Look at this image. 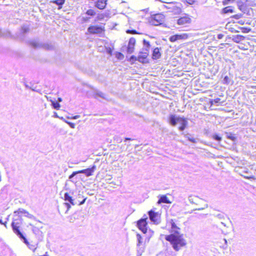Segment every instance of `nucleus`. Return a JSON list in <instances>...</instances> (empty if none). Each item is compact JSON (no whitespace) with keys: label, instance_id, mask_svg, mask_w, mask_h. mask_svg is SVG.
<instances>
[{"label":"nucleus","instance_id":"obj_19","mask_svg":"<svg viewBox=\"0 0 256 256\" xmlns=\"http://www.w3.org/2000/svg\"><path fill=\"white\" fill-rule=\"evenodd\" d=\"M199 198L195 196H190L188 197L189 202L192 204L200 205V201L202 200Z\"/></svg>","mask_w":256,"mask_h":256},{"label":"nucleus","instance_id":"obj_9","mask_svg":"<svg viewBox=\"0 0 256 256\" xmlns=\"http://www.w3.org/2000/svg\"><path fill=\"white\" fill-rule=\"evenodd\" d=\"M136 238H137V244L136 246L138 248V253L140 255L144 252V246L142 244V238L140 234H136Z\"/></svg>","mask_w":256,"mask_h":256},{"label":"nucleus","instance_id":"obj_23","mask_svg":"<svg viewBox=\"0 0 256 256\" xmlns=\"http://www.w3.org/2000/svg\"><path fill=\"white\" fill-rule=\"evenodd\" d=\"M168 224L171 226L172 232H174L173 234H174V230L178 231V230H180V228L176 226V224H175V222L173 220L171 219L168 222Z\"/></svg>","mask_w":256,"mask_h":256},{"label":"nucleus","instance_id":"obj_3","mask_svg":"<svg viewBox=\"0 0 256 256\" xmlns=\"http://www.w3.org/2000/svg\"><path fill=\"white\" fill-rule=\"evenodd\" d=\"M22 219L20 217L18 219H14L12 222L11 226L13 232L20 238H24V236L20 231L19 228L22 224Z\"/></svg>","mask_w":256,"mask_h":256},{"label":"nucleus","instance_id":"obj_56","mask_svg":"<svg viewBox=\"0 0 256 256\" xmlns=\"http://www.w3.org/2000/svg\"><path fill=\"white\" fill-rule=\"evenodd\" d=\"M80 118V116H78V115H76V116H74V117H73V118H74V119H77V118Z\"/></svg>","mask_w":256,"mask_h":256},{"label":"nucleus","instance_id":"obj_43","mask_svg":"<svg viewBox=\"0 0 256 256\" xmlns=\"http://www.w3.org/2000/svg\"><path fill=\"white\" fill-rule=\"evenodd\" d=\"M25 86H26V88H30V89L32 90L33 91L38 92V90H36L34 88H32V86H30L28 84H25Z\"/></svg>","mask_w":256,"mask_h":256},{"label":"nucleus","instance_id":"obj_34","mask_svg":"<svg viewBox=\"0 0 256 256\" xmlns=\"http://www.w3.org/2000/svg\"><path fill=\"white\" fill-rule=\"evenodd\" d=\"M238 8L242 12L244 13H245L246 11V8L244 4H242L240 5H238Z\"/></svg>","mask_w":256,"mask_h":256},{"label":"nucleus","instance_id":"obj_39","mask_svg":"<svg viewBox=\"0 0 256 256\" xmlns=\"http://www.w3.org/2000/svg\"><path fill=\"white\" fill-rule=\"evenodd\" d=\"M242 32H243L247 33L250 32L251 30V29L248 28H242Z\"/></svg>","mask_w":256,"mask_h":256},{"label":"nucleus","instance_id":"obj_31","mask_svg":"<svg viewBox=\"0 0 256 256\" xmlns=\"http://www.w3.org/2000/svg\"><path fill=\"white\" fill-rule=\"evenodd\" d=\"M86 14L88 16H92L96 14V12L94 10L89 9L86 12Z\"/></svg>","mask_w":256,"mask_h":256},{"label":"nucleus","instance_id":"obj_44","mask_svg":"<svg viewBox=\"0 0 256 256\" xmlns=\"http://www.w3.org/2000/svg\"><path fill=\"white\" fill-rule=\"evenodd\" d=\"M215 216L219 219H222L224 218V216L221 214H216Z\"/></svg>","mask_w":256,"mask_h":256},{"label":"nucleus","instance_id":"obj_41","mask_svg":"<svg viewBox=\"0 0 256 256\" xmlns=\"http://www.w3.org/2000/svg\"><path fill=\"white\" fill-rule=\"evenodd\" d=\"M130 60L131 62H135L138 60V57L134 56H132L130 58Z\"/></svg>","mask_w":256,"mask_h":256},{"label":"nucleus","instance_id":"obj_15","mask_svg":"<svg viewBox=\"0 0 256 256\" xmlns=\"http://www.w3.org/2000/svg\"><path fill=\"white\" fill-rule=\"evenodd\" d=\"M148 56V53L140 52L139 55L138 56V61L143 64L148 62L147 60Z\"/></svg>","mask_w":256,"mask_h":256},{"label":"nucleus","instance_id":"obj_2","mask_svg":"<svg viewBox=\"0 0 256 256\" xmlns=\"http://www.w3.org/2000/svg\"><path fill=\"white\" fill-rule=\"evenodd\" d=\"M29 43L30 46L35 49L42 48L46 50H51L54 48L51 43H45L36 40H31Z\"/></svg>","mask_w":256,"mask_h":256},{"label":"nucleus","instance_id":"obj_24","mask_svg":"<svg viewBox=\"0 0 256 256\" xmlns=\"http://www.w3.org/2000/svg\"><path fill=\"white\" fill-rule=\"evenodd\" d=\"M158 204H161V203H165V204H170V202L168 198V197L165 195H162L160 196L158 202Z\"/></svg>","mask_w":256,"mask_h":256},{"label":"nucleus","instance_id":"obj_46","mask_svg":"<svg viewBox=\"0 0 256 256\" xmlns=\"http://www.w3.org/2000/svg\"><path fill=\"white\" fill-rule=\"evenodd\" d=\"M243 176L246 178V179H248V180H250V179H253V180H255V178L252 176H247V175H246V176Z\"/></svg>","mask_w":256,"mask_h":256},{"label":"nucleus","instance_id":"obj_32","mask_svg":"<svg viewBox=\"0 0 256 256\" xmlns=\"http://www.w3.org/2000/svg\"><path fill=\"white\" fill-rule=\"evenodd\" d=\"M231 82L230 78L227 76H225L223 80V83L224 84H229Z\"/></svg>","mask_w":256,"mask_h":256},{"label":"nucleus","instance_id":"obj_53","mask_svg":"<svg viewBox=\"0 0 256 256\" xmlns=\"http://www.w3.org/2000/svg\"><path fill=\"white\" fill-rule=\"evenodd\" d=\"M242 16V14H236V16H234V18H240V17Z\"/></svg>","mask_w":256,"mask_h":256},{"label":"nucleus","instance_id":"obj_30","mask_svg":"<svg viewBox=\"0 0 256 256\" xmlns=\"http://www.w3.org/2000/svg\"><path fill=\"white\" fill-rule=\"evenodd\" d=\"M234 10L232 6H227L222 9V12L224 14L232 13Z\"/></svg>","mask_w":256,"mask_h":256},{"label":"nucleus","instance_id":"obj_5","mask_svg":"<svg viewBox=\"0 0 256 256\" xmlns=\"http://www.w3.org/2000/svg\"><path fill=\"white\" fill-rule=\"evenodd\" d=\"M164 16L162 14L153 15L150 20V22L154 26H158L164 22Z\"/></svg>","mask_w":256,"mask_h":256},{"label":"nucleus","instance_id":"obj_26","mask_svg":"<svg viewBox=\"0 0 256 256\" xmlns=\"http://www.w3.org/2000/svg\"><path fill=\"white\" fill-rule=\"evenodd\" d=\"M51 3L55 4L58 6V10L62 8V5L65 2V0H53L50 2Z\"/></svg>","mask_w":256,"mask_h":256},{"label":"nucleus","instance_id":"obj_33","mask_svg":"<svg viewBox=\"0 0 256 256\" xmlns=\"http://www.w3.org/2000/svg\"><path fill=\"white\" fill-rule=\"evenodd\" d=\"M208 207V204H204V207L199 208H196L193 210H192L190 212V214H192L194 210H203Z\"/></svg>","mask_w":256,"mask_h":256},{"label":"nucleus","instance_id":"obj_25","mask_svg":"<svg viewBox=\"0 0 256 256\" xmlns=\"http://www.w3.org/2000/svg\"><path fill=\"white\" fill-rule=\"evenodd\" d=\"M64 200L66 201H68L73 206L76 204L74 203V200L72 199V197L70 195V194L68 192H66L64 194Z\"/></svg>","mask_w":256,"mask_h":256},{"label":"nucleus","instance_id":"obj_52","mask_svg":"<svg viewBox=\"0 0 256 256\" xmlns=\"http://www.w3.org/2000/svg\"><path fill=\"white\" fill-rule=\"evenodd\" d=\"M89 18H88V17H83L82 18V19H83V20L84 22H87L89 20Z\"/></svg>","mask_w":256,"mask_h":256},{"label":"nucleus","instance_id":"obj_42","mask_svg":"<svg viewBox=\"0 0 256 256\" xmlns=\"http://www.w3.org/2000/svg\"><path fill=\"white\" fill-rule=\"evenodd\" d=\"M234 0H224L222 2H223L224 4L226 5V4H228L229 3H230L231 2H233Z\"/></svg>","mask_w":256,"mask_h":256},{"label":"nucleus","instance_id":"obj_37","mask_svg":"<svg viewBox=\"0 0 256 256\" xmlns=\"http://www.w3.org/2000/svg\"><path fill=\"white\" fill-rule=\"evenodd\" d=\"M25 214V216L28 217V218H30L33 219V220H35L36 218V217L34 216H33L32 214H30L27 211H26V214Z\"/></svg>","mask_w":256,"mask_h":256},{"label":"nucleus","instance_id":"obj_51","mask_svg":"<svg viewBox=\"0 0 256 256\" xmlns=\"http://www.w3.org/2000/svg\"><path fill=\"white\" fill-rule=\"evenodd\" d=\"M224 34H220L218 35L217 38L218 39L220 40V39H222L224 37Z\"/></svg>","mask_w":256,"mask_h":256},{"label":"nucleus","instance_id":"obj_55","mask_svg":"<svg viewBox=\"0 0 256 256\" xmlns=\"http://www.w3.org/2000/svg\"><path fill=\"white\" fill-rule=\"evenodd\" d=\"M133 140L132 139L130 138H125V140H124V141H126V140Z\"/></svg>","mask_w":256,"mask_h":256},{"label":"nucleus","instance_id":"obj_7","mask_svg":"<svg viewBox=\"0 0 256 256\" xmlns=\"http://www.w3.org/2000/svg\"><path fill=\"white\" fill-rule=\"evenodd\" d=\"M104 27L102 26H91L88 30V32L90 34H100L104 32Z\"/></svg>","mask_w":256,"mask_h":256},{"label":"nucleus","instance_id":"obj_49","mask_svg":"<svg viewBox=\"0 0 256 256\" xmlns=\"http://www.w3.org/2000/svg\"><path fill=\"white\" fill-rule=\"evenodd\" d=\"M214 104H218L220 102V98H216L214 100Z\"/></svg>","mask_w":256,"mask_h":256},{"label":"nucleus","instance_id":"obj_10","mask_svg":"<svg viewBox=\"0 0 256 256\" xmlns=\"http://www.w3.org/2000/svg\"><path fill=\"white\" fill-rule=\"evenodd\" d=\"M188 38L186 34H175L171 36L169 40L171 42H174L178 40H186Z\"/></svg>","mask_w":256,"mask_h":256},{"label":"nucleus","instance_id":"obj_36","mask_svg":"<svg viewBox=\"0 0 256 256\" xmlns=\"http://www.w3.org/2000/svg\"><path fill=\"white\" fill-rule=\"evenodd\" d=\"M52 105L54 108L58 110L60 108V104L58 102H52Z\"/></svg>","mask_w":256,"mask_h":256},{"label":"nucleus","instance_id":"obj_18","mask_svg":"<svg viewBox=\"0 0 256 256\" xmlns=\"http://www.w3.org/2000/svg\"><path fill=\"white\" fill-rule=\"evenodd\" d=\"M22 242L28 247L30 249L32 250L33 252H34L36 248V246L38 245V244H30V242L28 241L27 239L26 238V237L24 236V238H20Z\"/></svg>","mask_w":256,"mask_h":256},{"label":"nucleus","instance_id":"obj_40","mask_svg":"<svg viewBox=\"0 0 256 256\" xmlns=\"http://www.w3.org/2000/svg\"><path fill=\"white\" fill-rule=\"evenodd\" d=\"M213 138L217 141H220L222 140L221 137L218 134H214L213 136Z\"/></svg>","mask_w":256,"mask_h":256},{"label":"nucleus","instance_id":"obj_57","mask_svg":"<svg viewBox=\"0 0 256 256\" xmlns=\"http://www.w3.org/2000/svg\"><path fill=\"white\" fill-rule=\"evenodd\" d=\"M210 103L211 105L214 104V100H211L210 101Z\"/></svg>","mask_w":256,"mask_h":256},{"label":"nucleus","instance_id":"obj_6","mask_svg":"<svg viewBox=\"0 0 256 256\" xmlns=\"http://www.w3.org/2000/svg\"><path fill=\"white\" fill-rule=\"evenodd\" d=\"M144 216L145 218H142L137 222V226L143 233L146 234L147 232L148 222L146 220L148 218L146 216Z\"/></svg>","mask_w":256,"mask_h":256},{"label":"nucleus","instance_id":"obj_17","mask_svg":"<svg viewBox=\"0 0 256 256\" xmlns=\"http://www.w3.org/2000/svg\"><path fill=\"white\" fill-rule=\"evenodd\" d=\"M30 226H32V230L33 232V233L36 235V236H40V237H42V232L40 230L39 228H38V227L36 226H33L32 224H29Z\"/></svg>","mask_w":256,"mask_h":256},{"label":"nucleus","instance_id":"obj_12","mask_svg":"<svg viewBox=\"0 0 256 256\" xmlns=\"http://www.w3.org/2000/svg\"><path fill=\"white\" fill-rule=\"evenodd\" d=\"M191 22V18L188 16L180 18L178 20L177 23L179 25H185Z\"/></svg>","mask_w":256,"mask_h":256},{"label":"nucleus","instance_id":"obj_35","mask_svg":"<svg viewBox=\"0 0 256 256\" xmlns=\"http://www.w3.org/2000/svg\"><path fill=\"white\" fill-rule=\"evenodd\" d=\"M26 212V210H24L23 208H18L17 210H16L14 212V214H25Z\"/></svg>","mask_w":256,"mask_h":256},{"label":"nucleus","instance_id":"obj_22","mask_svg":"<svg viewBox=\"0 0 256 256\" xmlns=\"http://www.w3.org/2000/svg\"><path fill=\"white\" fill-rule=\"evenodd\" d=\"M143 44L145 48H143L140 52L148 53V54L149 49L150 48V42L146 40H144Z\"/></svg>","mask_w":256,"mask_h":256},{"label":"nucleus","instance_id":"obj_54","mask_svg":"<svg viewBox=\"0 0 256 256\" xmlns=\"http://www.w3.org/2000/svg\"><path fill=\"white\" fill-rule=\"evenodd\" d=\"M86 200V198L84 199L81 202H80L79 204L80 205L83 204L85 202Z\"/></svg>","mask_w":256,"mask_h":256},{"label":"nucleus","instance_id":"obj_28","mask_svg":"<svg viewBox=\"0 0 256 256\" xmlns=\"http://www.w3.org/2000/svg\"><path fill=\"white\" fill-rule=\"evenodd\" d=\"M10 36V32L7 30H2L0 28V36L8 37Z\"/></svg>","mask_w":256,"mask_h":256},{"label":"nucleus","instance_id":"obj_58","mask_svg":"<svg viewBox=\"0 0 256 256\" xmlns=\"http://www.w3.org/2000/svg\"><path fill=\"white\" fill-rule=\"evenodd\" d=\"M222 224L224 226H227L225 223L223 222H221Z\"/></svg>","mask_w":256,"mask_h":256},{"label":"nucleus","instance_id":"obj_60","mask_svg":"<svg viewBox=\"0 0 256 256\" xmlns=\"http://www.w3.org/2000/svg\"><path fill=\"white\" fill-rule=\"evenodd\" d=\"M70 222H74V220H73V218H70Z\"/></svg>","mask_w":256,"mask_h":256},{"label":"nucleus","instance_id":"obj_16","mask_svg":"<svg viewBox=\"0 0 256 256\" xmlns=\"http://www.w3.org/2000/svg\"><path fill=\"white\" fill-rule=\"evenodd\" d=\"M180 124V126L178 128V129L180 131H183L186 127L188 122L186 118L180 117L178 122Z\"/></svg>","mask_w":256,"mask_h":256},{"label":"nucleus","instance_id":"obj_29","mask_svg":"<svg viewBox=\"0 0 256 256\" xmlns=\"http://www.w3.org/2000/svg\"><path fill=\"white\" fill-rule=\"evenodd\" d=\"M30 30V28L27 25H23L20 30V33L22 34H25L28 32Z\"/></svg>","mask_w":256,"mask_h":256},{"label":"nucleus","instance_id":"obj_45","mask_svg":"<svg viewBox=\"0 0 256 256\" xmlns=\"http://www.w3.org/2000/svg\"><path fill=\"white\" fill-rule=\"evenodd\" d=\"M126 32L128 34H136V30H126Z\"/></svg>","mask_w":256,"mask_h":256},{"label":"nucleus","instance_id":"obj_21","mask_svg":"<svg viewBox=\"0 0 256 256\" xmlns=\"http://www.w3.org/2000/svg\"><path fill=\"white\" fill-rule=\"evenodd\" d=\"M161 54L160 52V49L158 48H155L152 52V58L154 60H157L160 58Z\"/></svg>","mask_w":256,"mask_h":256},{"label":"nucleus","instance_id":"obj_11","mask_svg":"<svg viewBox=\"0 0 256 256\" xmlns=\"http://www.w3.org/2000/svg\"><path fill=\"white\" fill-rule=\"evenodd\" d=\"M180 118L175 114H170L168 118V122L172 126H175L178 122Z\"/></svg>","mask_w":256,"mask_h":256},{"label":"nucleus","instance_id":"obj_50","mask_svg":"<svg viewBox=\"0 0 256 256\" xmlns=\"http://www.w3.org/2000/svg\"><path fill=\"white\" fill-rule=\"evenodd\" d=\"M186 1L188 4H192L194 2L195 0H186Z\"/></svg>","mask_w":256,"mask_h":256},{"label":"nucleus","instance_id":"obj_47","mask_svg":"<svg viewBox=\"0 0 256 256\" xmlns=\"http://www.w3.org/2000/svg\"><path fill=\"white\" fill-rule=\"evenodd\" d=\"M66 122L69 124L71 128H75V124L69 122Z\"/></svg>","mask_w":256,"mask_h":256},{"label":"nucleus","instance_id":"obj_8","mask_svg":"<svg viewBox=\"0 0 256 256\" xmlns=\"http://www.w3.org/2000/svg\"><path fill=\"white\" fill-rule=\"evenodd\" d=\"M150 220L156 224L160 223V216L158 212H154L152 210H150L148 212Z\"/></svg>","mask_w":256,"mask_h":256},{"label":"nucleus","instance_id":"obj_1","mask_svg":"<svg viewBox=\"0 0 256 256\" xmlns=\"http://www.w3.org/2000/svg\"><path fill=\"white\" fill-rule=\"evenodd\" d=\"M165 238L170 242L176 251H178L182 247L186 245V242L182 234H180L178 230H174V234L166 236Z\"/></svg>","mask_w":256,"mask_h":256},{"label":"nucleus","instance_id":"obj_59","mask_svg":"<svg viewBox=\"0 0 256 256\" xmlns=\"http://www.w3.org/2000/svg\"><path fill=\"white\" fill-rule=\"evenodd\" d=\"M58 102H62V98H58Z\"/></svg>","mask_w":256,"mask_h":256},{"label":"nucleus","instance_id":"obj_63","mask_svg":"<svg viewBox=\"0 0 256 256\" xmlns=\"http://www.w3.org/2000/svg\"><path fill=\"white\" fill-rule=\"evenodd\" d=\"M224 240L225 244H227V240L226 239H224Z\"/></svg>","mask_w":256,"mask_h":256},{"label":"nucleus","instance_id":"obj_13","mask_svg":"<svg viewBox=\"0 0 256 256\" xmlns=\"http://www.w3.org/2000/svg\"><path fill=\"white\" fill-rule=\"evenodd\" d=\"M136 44V40L134 38H131L128 42L127 52L128 54H132L134 51V47Z\"/></svg>","mask_w":256,"mask_h":256},{"label":"nucleus","instance_id":"obj_61","mask_svg":"<svg viewBox=\"0 0 256 256\" xmlns=\"http://www.w3.org/2000/svg\"><path fill=\"white\" fill-rule=\"evenodd\" d=\"M6 227V222H5L4 223L3 222V224Z\"/></svg>","mask_w":256,"mask_h":256},{"label":"nucleus","instance_id":"obj_20","mask_svg":"<svg viewBox=\"0 0 256 256\" xmlns=\"http://www.w3.org/2000/svg\"><path fill=\"white\" fill-rule=\"evenodd\" d=\"M94 96L95 98H98V97H100L104 100H108L104 94L98 90H95L94 91Z\"/></svg>","mask_w":256,"mask_h":256},{"label":"nucleus","instance_id":"obj_62","mask_svg":"<svg viewBox=\"0 0 256 256\" xmlns=\"http://www.w3.org/2000/svg\"><path fill=\"white\" fill-rule=\"evenodd\" d=\"M0 224H3V222L1 220H0Z\"/></svg>","mask_w":256,"mask_h":256},{"label":"nucleus","instance_id":"obj_64","mask_svg":"<svg viewBox=\"0 0 256 256\" xmlns=\"http://www.w3.org/2000/svg\"><path fill=\"white\" fill-rule=\"evenodd\" d=\"M138 144H136V145L135 146V148H137V147H138Z\"/></svg>","mask_w":256,"mask_h":256},{"label":"nucleus","instance_id":"obj_14","mask_svg":"<svg viewBox=\"0 0 256 256\" xmlns=\"http://www.w3.org/2000/svg\"><path fill=\"white\" fill-rule=\"evenodd\" d=\"M108 0H96L95 2V6L100 10H104L107 4Z\"/></svg>","mask_w":256,"mask_h":256},{"label":"nucleus","instance_id":"obj_4","mask_svg":"<svg viewBox=\"0 0 256 256\" xmlns=\"http://www.w3.org/2000/svg\"><path fill=\"white\" fill-rule=\"evenodd\" d=\"M96 169V166L94 165L91 168L80 170L76 172H74L72 174L69 176V179L72 180L75 176L78 174H84L87 176H90L92 174V173Z\"/></svg>","mask_w":256,"mask_h":256},{"label":"nucleus","instance_id":"obj_27","mask_svg":"<svg viewBox=\"0 0 256 256\" xmlns=\"http://www.w3.org/2000/svg\"><path fill=\"white\" fill-rule=\"evenodd\" d=\"M244 38V36L241 35H236L232 36V40L236 43H239L241 40H243Z\"/></svg>","mask_w":256,"mask_h":256},{"label":"nucleus","instance_id":"obj_48","mask_svg":"<svg viewBox=\"0 0 256 256\" xmlns=\"http://www.w3.org/2000/svg\"><path fill=\"white\" fill-rule=\"evenodd\" d=\"M64 204L65 205V206L67 208V210L66 211V212L69 210V209L70 208V206L69 204L68 203H64Z\"/></svg>","mask_w":256,"mask_h":256},{"label":"nucleus","instance_id":"obj_38","mask_svg":"<svg viewBox=\"0 0 256 256\" xmlns=\"http://www.w3.org/2000/svg\"><path fill=\"white\" fill-rule=\"evenodd\" d=\"M188 140L193 143H196L198 140L197 139L194 138L193 137L188 136Z\"/></svg>","mask_w":256,"mask_h":256}]
</instances>
